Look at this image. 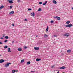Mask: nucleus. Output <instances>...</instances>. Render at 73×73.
<instances>
[{
	"label": "nucleus",
	"instance_id": "nucleus-1",
	"mask_svg": "<svg viewBox=\"0 0 73 73\" xmlns=\"http://www.w3.org/2000/svg\"><path fill=\"white\" fill-rule=\"evenodd\" d=\"M64 36H66V37H69V34L68 33H65L64 34Z\"/></svg>",
	"mask_w": 73,
	"mask_h": 73
},
{
	"label": "nucleus",
	"instance_id": "nucleus-2",
	"mask_svg": "<svg viewBox=\"0 0 73 73\" xmlns=\"http://www.w3.org/2000/svg\"><path fill=\"white\" fill-rule=\"evenodd\" d=\"M72 26H73V25L72 24L67 25H66V27H67L68 28H69L70 27H72Z\"/></svg>",
	"mask_w": 73,
	"mask_h": 73
},
{
	"label": "nucleus",
	"instance_id": "nucleus-3",
	"mask_svg": "<svg viewBox=\"0 0 73 73\" xmlns=\"http://www.w3.org/2000/svg\"><path fill=\"white\" fill-rule=\"evenodd\" d=\"M11 63H8L5 65V66L6 67L8 66L9 65V64L11 65Z\"/></svg>",
	"mask_w": 73,
	"mask_h": 73
},
{
	"label": "nucleus",
	"instance_id": "nucleus-4",
	"mask_svg": "<svg viewBox=\"0 0 73 73\" xmlns=\"http://www.w3.org/2000/svg\"><path fill=\"white\" fill-rule=\"evenodd\" d=\"M39 49H40L39 47H35L34 48V49L35 50H38Z\"/></svg>",
	"mask_w": 73,
	"mask_h": 73
},
{
	"label": "nucleus",
	"instance_id": "nucleus-5",
	"mask_svg": "<svg viewBox=\"0 0 73 73\" xmlns=\"http://www.w3.org/2000/svg\"><path fill=\"white\" fill-rule=\"evenodd\" d=\"M5 61V60L3 59H1L0 60V63L1 64V63H3V62H4Z\"/></svg>",
	"mask_w": 73,
	"mask_h": 73
},
{
	"label": "nucleus",
	"instance_id": "nucleus-6",
	"mask_svg": "<svg viewBox=\"0 0 73 73\" xmlns=\"http://www.w3.org/2000/svg\"><path fill=\"white\" fill-rule=\"evenodd\" d=\"M7 1L10 4H12V3H13V1H12V0H8Z\"/></svg>",
	"mask_w": 73,
	"mask_h": 73
},
{
	"label": "nucleus",
	"instance_id": "nucleus-7",
	"mask_svg": "<svg viewBox=\"0 0 73 73\" xmlns=\"http://www.w3.org/2000/svg\"><path fill=\"white\" fill-rule=\"evenodd\" d=\"M32 16H35V13L33 12L31 14Z\"/></svg>",
	"mask_w": 73,
	"mask_h": 73
},
{
	"label": "nucleus",
	"instance_id": "nucleus-8",
	"mask_svg": "<svg viewBox=\"0 0 73 73\" xmlns=\"http://www.w3.org/2000/svg\"><path fill=\"white\" fill-rule=\"evenodd\" d=\"M65 67L63 66L61 67L60 68V69H65Z\"/></svg>",
	"mask_w": 73,
	"mask_h": 73
},
{
	"label": "nucleus",
	"instance_id": "nucleus-9",
	"mask_svg": "<svg viewBox=\"0 0 73 73\" xmlns=\"http://www.w3.org/2000/svg\"><path fill=\"white\" fill-rule=\"evenodd\" d=\"M14 13V11H12L11 12L9 13L10 15H13V14Z\"/></svg>",
	"mask_w": 73,
	"mask_h": 73
},
{
	"label": "nucleus",
	"instance_id": "nucleus-10",
	"mask_svg": "<svg viewBox=\"0 0 73 73\" xmlns=\"http://www.w3.org/2000/svg\"><path fill=\"white\" fill-rule=\"evenodd\" d=\"M53 2L54 4H57V2H56V1L54 0L53 1Z\"/></svg>",
	"mask_w": 73,
	"mask_h": 73
},
{
	"label": "nucleus",
	"instance_id": "nucleus-11",
	"mask_svg": "<svg viewBox=\"0 0 73 73\" xmlns=\"http://www.w3.org/2000/svg\"><path fill=\"white\" fill-rule=\"evenodd\" d=\"M46 3H47V1H46L45 3H43V5H45L46 4Z\"/></svg>",
	"mask_w": 73,
	"mask_h": 73
},
{
	"label": "nucleus",
	"instance_id": "nucleus-12",
	"mask_svg": "<svg viewBox=\"0 0 73 73\" xmlns=\"http://www.w3.org/2000/svg\"><path fill=\"white\" fill-rule=\"evenodd\" d=\"M48 29H49V27H48V26H47V28L46 30V32H48Z\"/></svg>",
	"mask_w": 73,
	"mask_h": 73
},
{
	"label": "nucleus",
	"instance_id": "nucleus-13",
	"mask_svg": "<svg viewBox=\"0 0 73 73\" xmlns=\"http://www.w3.org/2000/svg\"><path fill=\"white\" fill-rule=\"evenodd\" d=\"M7 49H8V52H11V51L10 50H11V48H8Z\"/></svg>",
	"mask_w": 73,
	"mask_h": 73
},
{
	"label": "nucleus",
	"instance_id": "nucleus-14",
	"mask_svg": "<svg viewBox=\"0 0 73 73\" xmlns=\"http://www.w3.org/2000/svg\"><path fill=\"white\" fill-rule=\"evenodd\" d=\"M18 50L20 52L21 51V50H22V49L21 48H19L18 49Z\"/></svg>",
	"mask_w": 73,
	"mask_h": 73
},
{
	"label": "nucleus",
	"instance_id": "nucleus-15",
	"mask_svg": "<svg viewBox=\"0 0 73 73\" xmlns=\"http://www.w3.org/2000/svg\"><path fill=\"white\" fill-rule=\"evenodd\" d=\"M3 8H4V6L3 5L1 6L0 7V9H1Z\"/></svg>",
	"mask_w": 73,
	"mask_h": 73
},
{
	"label": "nucleus",
	"instance_id": "nucleus-16",
	"mask_svg": "<svg viewBox=\"0 0 73 73\" xmlns=\"http://www.w3.org/2000/svg\"><path fill=\"white\" fill-rule=\"evenodd\" d=\"M40 60H41V59L39 58H37L36 59V61H40Z\"/></svg>",
	"mask_w": 73,
	"mask_h": 73
},
{
	"label": "nucleus",
	"instance_id": "nucleus-17",
	"mask_svg": "<svg viewBox=\"0 0 73 73\" xmlns=\"http://www.w3.org/2000/svg\"><path fill=\"white\" fill-rule=\"evenodd\" d=\"M67 52H68V53H70V52H71V50H67Z\"/></svg>",
	"mask_w": 73,
	"mask_h": 73
},
{
	"label": "nucleus",
	"instance_id": "nucleus-18",
	"mask_svg": "<svg viewBox=\"0 0 73 73\" xmlns=\"http://www.w3.org/2000/svg\"><path fill=\"white\" fill-rule=\"evenodd\" d=\"M70 23V21H67L66 22V23L67 24H69V23Z\"/></svg>",
	"mask_w": 73,
	"mask_h": 73
},
{
	"label": "nucleus",
	"instance_id": "nucleus-19",
	"mask_svg": "<svg viewBox=\"0 0 73 73\" xmlns=\"http://www.w3.org/2000/svg\"><path fill=\"white\" fill-rule=\"evenodd\" d=\"M5 38L6 39H8L9 38V37H8V36H5Z\"/></svg>",
	"mask_w": 73,
	"mask_h": 73
},
{
	"label": "nucleus",
	"instance_id": "nucleus-20",
	"mask_svg": "<svg viewBox=\"0 0 73 73\" xmlns=\"http://www.w3.org/2000/svg\"><path fill=\"white\" fill-rule=\"evenodd\" d=\"M44 37H48V35H46V34H45L44 35Z\"/></svg>",
	"mask_w": 73,
	"mask_h": 73
},
{
	"label": "nucleus",
	"instance_id": "nucleus-21",
	"mask_svg": "<svg viewBox=\"0 0 73 73\" xmlns=\"http://www.w3.org/2000/svg\"><path fill=\"white\" fill-rule=\"evenodd\" d=\"M7 48H8V46H5L4 47V48L5 49H7Z\"/></svg>",
	"mask_w": 73,
	"mask_h": 73
},
{
	"label": "nucleus",
	"instance_id": "nucleus-22",
	"mask_svg": "<svg viewBox=\"0 0 73 73\" xmlns=\"http://www.w3.org/2000/svg\"><path fill=\"white\" fill-rule=\"evenodd\" d=\"M24 49H26L27 48V47L26 46H25L24 47Z\"/></svg>",
	"mask_w": 73,
	"mask_h": 73
},
{
	"label": "nucleus",
	"instance_id": "nucleus-23",
	"mask_svg": "<svg viewBox=\"0 0 73 73\" xmlns=\"http://www.w3.org/2000/svg\"><path fill=\"white\" fill-rule=\"evenodd\" d=\"M57 20H60V17H58L57 18Z\"/></svg>",
	"mask_w": 73,
	"mask_h": 73
},
{
	"label": "nucleus",
	"instance_id": "nucleus-24",
	"mask_svg": "<svg viewBox=\"0 0 73 73\" xmlns=\"http://www.w3.org/2000/svg\"><path fill=\"white\" fill-rule=\"evenodd\" d=\"M12 73H15V70H12Z\"/></svg>",
	"mask_w": 73,
	"mask_h": 73
},
{
	"label": "nucleus",
	"instance_id": "nucleus-25",
	"mask_svg": "<svg viewBox=\"0 0 73 73\" xmlns=\"http://www.w3.org/2000/svg\"><path fill=\"white\" fill-rule=\"evenodd\" d=\"M27 64H31V62H30V61L27 62Z\"/></svg>",
	"mask_w": 73,
	"mask_h": 73
},
{
	"label": "nucleus",
	"instance_id": "nucleus-26",
	"mask_svg": "<svg viewBox=\"0 0 73 73\" xmlns=\"http://www.w3.org/2000/svg\"><path fill=\"white\" fill-rule=\"evenodd\" d=\"M24 60L23 59L21 60V62L22 63V62H24Z\"/></svg>",
	"mask_w": 73,
	"mask_h": 73
},
{
	"label": "nucleus",
	"instance_id": "nucleus-27",
	"mask_svg": "<svg viewBox=\"0 0 73 73\" xmlns=\"http://www.w3.org/2000/svg\"><path fill=\"white\" fill-rule=\"evenodd\" d=\"M17 2H18V3H21V1H20V0H18Z\"/></svg>",
	"mask_w": 73,
	"mask_h": 73
},
{
	"label": "nucleus",
	"instance_id": "nucleus-28",
	"mask_svg": "<svg viewBox=\"0 0 73 73\" xmlns=\"http://www.w3.org/2000/svg\"><path fill=\"white\" fill-rule=\"evenodd\" d=\"M4 42H8V40H5Z\"/></svg>",
	"mask_w": 73,
	"mask_h": 73
},
{
	"label": "nucleus",
	"instance_id": "nucleus-29",
	"mask_svg": "<svg viewBox=\"0 0 73 73\" xmlns=\"http://www.w3.org/2000/svg\"><path fill=\"white\" fill-rule=\"evenodd\" d=\"M41 11V9L39 8L38 9V11Z\"/></svg>",
	"mask_w": 73,
	"mask_h": 73
},
{
	"label": "nucleus",
	"instance_id": "nucleus-30",
	"mask_svg": "<svg viewBox=\"0 0 73 73\" xmlns=\"http://www.w3.org/2000/svg\"><path fill=\"white\" fill-rule=\"evenodd\" d=\"M54 19H57V17H58V16H56V17H54Z\"/></svg>",
	"mask_w": 73,
	"mask_h": 73
},
{
	"label": "nucleus",
	"instance_id": "nucleus-31",
	"mask_svg": "<svg viewBox=\"0 0 73 73\" xmlns=\"http://www.w3.org/2000/svg\"><path fill=\"white\" fill-rule=\"evenodd\" d=\"M53 22H54V21H50L51 23H53Z\"/></svg>",
	"mask_w": 73,
	"mask_h": 73
},
{
	"label": "nucleus",
	"instance_id": "nucleus-32",
	"mask_svg": "<svg viewBox=\"0 0 73 73\" xmlns=\"http://www.w3.org/2000/svg\"><path fill=\"white\" fill-rule=\"evenodd\" d=\"M32 9H28V11H31Z\"/></svg>",
	"mask_w": 73,
	"mask_h": 73
},
{
	"label": "nucleus",
	"instance_id": "nucleus-33",
	"mask_svg": "<svg viewBox=\"0 0 73 73\" xmlns=\"http://www.w3.org/2000/svg\"><path fill=\"white\" fill-rule=\"evenodd\" d=\"M12 6H10V9H12Z\"/></svg>",
	"mask_w": 73,
	"mask_h": 73
},
{
	"label": "nucleus",
	"instance_id": "nucleus-34",
	"mask_svg": "<svg viewBox=\"0 0 73 73\" xmlns=\"http://www.w3.org/2000/svg\"><path fill=\"white\" fill-rule=\"evenodd\" d=\"M24 21H28V20H27V19H25V20H24Z\"/></svg>",
	"mask_w": 73,
	"mask_h": 73
},
{
	"label": "nucleus",
	"instance_id": "nucleus-35",
	"mask_svg": "<svg viewBox=\"0 0 73 73\" xmlns=\"http://www.w3.org/2000/svg\"><path fill=\"white\" fill-rule=\"evenodd\" d=\"M40 4H42V2H40L39 3Z\"/></svg>",
	"mask_w": 73,
	"mask_h": 73
},
{
	"label": "nucleus",
	"instance_id": "nucleus-36",
	"mask_svg": "<svg viewBox=\"0 0 73 73\" xmlns=\"http://www.w3.org/2000/svg\"><path fill=\"white\" fill-rule=\"evenodd\" d=\"M18 71L17 70H15V72H17Z\"/></svg>",
	"mask_w": 73,
	"mask_h": 73
},
{
	"label": "nucleus",
	"instance_id": "nucleus-37",
	"mask_svg": "<svg viewBox=\"0 0 73 73\" xmlns=\"http://www.w3.org/2000/svg\"><path fill=\"white\" fill-rule=\"evenodd\" d=\"M54 66H51V68H53V67H54Z\"/></svg>",
	"mask_w": 73,
	"mask_h": 73
},
{
	"label": "nucleus",
	"instance_id": "nucleus-38",
	"mask_svg": "<svg viewBox=\"0 0 73 73\" xmlns=\"http://www.w3.org/2000/svg\"><path fill=\"white\" fill-rule=\"evenodd\" d=\"M31 72H33V73H35V71H31Z\"/></svg>",
	"mask_w": 73,
	"mask_h": 73
},
{
	"label": "nucleus",
	"instance_id": "nucleus-39",
	"mask_svg": "<svg viewBox=\"0 0 73 73\" xmlns=\"http://www.w3.org/2000/svg\"><path fill=\"white\" fill-rule=\"evenodd\" d=\"M1 39L3 40V39H4V38H3L1 37Z\"/></svg>",
	"mask_w": 73,
	"mask_h": 73
},
{
	"label": "nucleus",
	"instance_id": "nucleus-40",
	"mask_svg": "<svg viewBox=\"0 0 73 73\" xmlns=\"http://www.w3.org/2000/svg\"><path fill=\"white\" fill-rule=\"evenodd\" d=\"M3 44V43L0 42V44Z\"/></svg>",
	"mask_w": 73,
	"mask_h": 73
},
{
	"label": "nucleus",
	"instance_id": "nucleus-41",
	"mask_svg": "<svg viewBox=\"0 0 73 73\" xmlns=\"http://www.w3.org/2000/svg\"><path fill=\"white\" fill-rule=\"evenodd\" d=\"M57 36L56 35H54V37H57Z\"/></svg>",
	"mask_w": 73,
	"mask_h": 73
},
{
	"label": "nucleus",
	"instance_id": "nucleus-42",
	"mask_svg": "<svg viewBox=\"0 0 73 73\" xmlns=\"http://www.w3.org/2000/svg\"><path fill=\"white\" fill-rule=\"evenodd\" d=\"M12 25L13 26V27H14V26H15V25H14V24H13Z\"/></svg>",
	"mask_w": 73,
	"mask_h": 73
},
{
	"label": "nucleus",
	"instance_id": "nucleus-43",
	"mask_svg": "<svg viewBox=\"0 0 73 73\" xmlns=\"http://www.w3.org/2000/svg\"><path fill=\"white\" fill-rule=\"evenodd\" d=\"M13 42H14V41H13L12 42V44H13Z\"/></svg>",
	"mask_w": 73,
	"mask_h": 73
},
{
	"label": "nucleus",
	"instance_id": "nucleus-44",
	"mask_svg": "<svg viewBox=\"0 0 73 73\" xmlns=\"http://www.w3.org/2000/svg\"><path fill=\"white\" fill-rule=\"evenodd\" d=\"M60 73V72L58 71L57 72V73Z\"/></svg>",
	"mask_w": 73,
	"mask_h": 73
},
{
	"label": "nucleus",
	"instance_id": "nucleus-45",
	"mask_svg": "<svg viewBox=\"0 0 73 73\" xmlns=\"http://www.w3.org/2000/svg\"><path fill=\"white\" fill-rule=\"evenodd\" d=\"M5 36L4 35H3V37H4Z\"/></svg>",
	"mask_w": 73,
	"mask_h": 73
},
{
	"label": "nucleus",
	"instance_id": "nucleus-46",
	"mask_svg": "<svg viewBox=\"0 0 73 73\" xmlns=\"http://www.w3.org/2000/svg\"><path fill=\"white\" fill-rule=\"evenodd\" d=\"M0 56H1V55L0 54Z\"/></svg>",
	"mask_w": 73,
	"mask_h": 73
},
{
	"label": "nucleus",
	"instance_id": "nucleus-47",
	"mask_svg": "<svg viewBox=\"0 0 73 73\" xmlns=\"http://www.w3.org/2000/svg\"><path fill=\"white\" fill-rule=\"evenodd\" d=\"M37 37V36H36V37Z\"/></svg>",
	"mask_w": 73,
	"mask_h": 73
}]
</instances>
